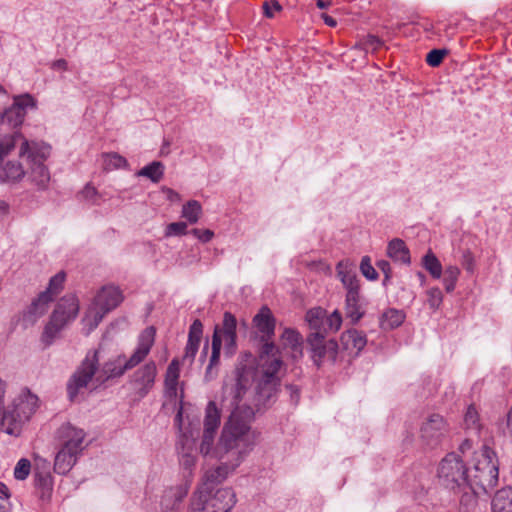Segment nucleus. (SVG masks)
I'll list each match as a JSON object with an SVG mask.
<instances>
[{"label":"nucleus","instance_id":"nucleus-63","mask_svg":"<svg viewBox=\"0 0 512 512\" xmlns=\"http://www.w3.org/2000/svg\"><path fill=\"white\" fill-rule=\"evenodd\" d=\"M52 68L56 69V70H58V69L67 70L68 63L65 59H57L52 63Z\"/></svg>","mask_w":512,"mask_h":512},{"label":"nucleus","instance_id":"nucleus-13","mask_svg":"<svg viewBox=\"0 0 512 512\" xmlns=\"http://www.w3.org/2000/svg\"><path fill=\"white\" fill-rule=\"evenodd\" d=\"M221 423V409L216 402L209 401L205 409L204 430L200 444V452L208 455L213 447L215 435Z\"/></svg>","mask_w":512,"mask_h":512},{"label":"nucleus","instance_id":"nucleus-53","mask_svg":"<svg viewBox=\"0 0 512 512\" xmlns=\"http://www.w3.org/2000/svg\"><path fill=\"white\" fill-rule=\"evenodd\" d=\"M45 474L51 475L50 471V462L45 458L40 456L35 457V468H34V476H44Z\"/></svg>","mask_w":512,"mask_h":512},{"label":"nucleus","instance_id":"nucleus-60","mask_svg":"<svg viewBox=\"0 0 512 512\" xmlns=\"http://www.w3.org/2000/svg\"><path fill=\"white\" fill-rule=\"evenodd\" d=\"M285 388L289 393L291 403L296 406L299 403L301 397L300 387L295 384H286Z\"/></svg>","mask_w":512,"mask_h":512},{"label":"nucleus","instance_id":"nucleus-35","mask_svg":"<svg viewBox=\"0 0 512 512\" xmlns=\"http://www.w3.org/2000/svg\"><path fill=\"white\" fill-rule=\"evenodd\" d=\"M455 493L461 494L459 502L464 512H470L477 506V496L481 493H487V491L476 490V488L472 486L471 488L467 487V489L456 490Z\"/></svg>","mask_w":512,"mask_h":512},{"label":"nucleus","instance_id":"nucleus-26","mask_svg":"<svg viewBox=\"0 0 512 512\" xmlns=\"http://www.w3.org/2000/svg\"><path fill=\"white\" fill-rule=\"evenodd\" d=\"M340 342L344 350H355V355L357 356L359 352L366 346L367 337L363 332L352 328L341 334Z\"/></svg>","mask_w":512,"mask_h":512},{"label":"nucleus","instance_id":"nucleus-31","mask_svg":"<svg viewBox=\"0 0 512 512\" xmlns=\"http://www.w3.org/2000/svg\"><path fill=\"white\" fill-rule=\"evenodd\" d=\"M24 175L23 166L18 161H7L3 166H0L1 182H18Z\"/></svg>","mask_w":512,"mask_h":512},{"label":"nucleus","instance_id":"nucleus-40","mask_svg":"<svg viewBox=\"0 0 512 512\" xmlns=\"http://www.w3.org/2000/svg\"><path fill=\"white\" fill-rule=\"evenodd\" d=\"M104 167L106 170L119 169L128 166V161L125 157L121 156L117 152L105 153Z\"/></svg>","mask_w":512,"mask_h":512},{"label":"nucleus","instance_id":"nucleus-5","mask_svg":"<svg viewBox=\"0 0 512 512\" xmlns=\"http://www.w3.org/2000/svg\"><path fill=\"white\" fill-rule=\"evenodd\" d=\"M283 365L280 357L266 361L261 365L260 376L255 387V407L257 411L267 409L274 404L281 391V378L278 373Z\"/></svg>","mask_w":512,"mask_h":512},{"label":"nucleus","instance_id":"nucleus-34","mask_svg":"<svg viewBox=\"0 0 512 512\" xmlns=\"http://www.w3.org/2000/svg\"><path fill=\"white\" fill-rule=\"evenodd\" d=\"M340 267L341 264H338L337 274L346 289V295L361 293V284L357 275L348 270H341Z\"/></svg>","mask_w":512,"mask_h":512},{"label":"nucleus","instance_id":"nucleus-7","mask_svg":"<svg viewBox=\"0 0 512 512\" xmlns=\"http://www.w3.org/2000/svg\"><path fill=\"white\" fill-rule=\"evenodd\" d=\"M6 392V382L0 379V425L7 434H13L16 426L28 421L37 409L38 397L30 392L25 399L14 401L12 408H4L3 399Z\"/></svg>","mask_w":512,"mask_h":512},{"label":"nucleus","instance_id":"nucleus-15","mask_svg":"<svg viewBox=\"0 0 512 512\" xmlns=\"http://www.w3.org/2000/svg\"><path fill=\"white\" fill-rule=\"evenodd\" d=\"M157 367L154 361H149L138 368L131 376L130 383L135 387L136 394L144 398L154 387Z\"/></svg>","mask_w":512,"mask_h":512},{"label":"nucleus","instance_id":"nucleus-32","mask_svg":"<svg viewBox=\"0 0 512 512\" xmlns=\"http://www.w3.org/2000/svg\"><path fill=\"white\" fill-rule=\"evenodd\" d=\"M53 477L45 474L44 476H34V486L39 499L47 503L51 500L53 493Z\"/></svg>","mask_w":512,"mask_h":512},{"label":"nucleus","instance_id":"nucleus-9","mask_svg":"<svg viewBox=\"0 0 512 512\" xmlns=\"http://www.w3.org/2000/svg\"><path fill=\"white\" fill-rule=\"evenodd\" d=\"M439 484L453 492L471 488V478L462 457L455 452L448 453L439 463L437 469Z\"/></svg>","mask_w":512,"mask_h":512},{"label":"nucleus","instance_id":"nucleus-47","mask_svg":"<svg viewBox=\"0 0 512 512\" xmlns=\"http://www.w3.org/2000/svg\"><path fill=\"white\" fill-rule=\"evenodd\" d=\"M31 472V462L27 458H21L15 468L14 477L17 480H25Z\"/></svg>","mask_w":512,"mask_h":512},{"label":"nucleus","instance_id":"nucleus-27","mask_svg":"<svg viewBox=\"0 0 512 512\" xmlns=\"http://www.w3.org/2000/svg\"><path fill=\"white\" fill-rule=\"evenodd\" d=\"M180 377V363L174 358L167 367L164 386L165 393L169 398L177 397V386Z\"/></svg>","mask_w":512,"mask_h":512},{"label":"nucleus","instance_id":"nucleus-29","mask_svg":"<svg viewBox=\"0 0 512 512\" xmlns=\"http://www.w3.org/2000/svg\"><path fill=\"white\" fill-rule=\"evenodd\" d=\"M387 255L393 261H399L406 265L411 263L410 251L405 242L400 238H394L388 243Z\"/></svg>","mask_w":512,"mask_h":512},{"label":"nucleus","instance_id":"nucleus-6","mask_svg":"<svg viewBox=\"0 0 512 512\" xmlns=\"http://www.w3.org/2000/svg\"><path fill=\"white\" fill-rule=\"evenodd\" d=\"M471 487L476 490L493 489L499 479V461L496 452L484 444L477 456L475 457V464L473 473L470 475Z\"/></svg>","mask_w":512,"mask_h":512},{"label":"nucleus","instance_id":"nucleus-36","mask_svg":"<svg viewBox=\"0 0 512 512\" xmlns=\"http://www.w3.org/2000/svg\"><path fill=\"white\" fill-rule=\"evenodd\" d=\"M164 164L160 161H153L148 165L141 168L138 172V176L146 177L153 183H159L164 176Z\"/></svg>","mask_w":512,"mask_h":512},{"label":"nucleus","instance_id":"nucleus-4","mask_svg":"<svg viewBox=\"0 0 512 512\" xmlns=\"http://www.w3.org/2000/svg\"><path fill=\"white\" fill-rule=\"evenodd\" d=\"M57 435L63 441V445L55 456L53 470L59 475H66L84 449L82 444L86 434L83 429L65 423L59 427Z\"/></svg>","mask_w":512,"mask_h":512},{"label":"nucleus","instance_id":"nucleus-52","mask_svg":"<svg viewBox=\"0 0 512 512\" xmlns=\"http://www.w3.org/2000/svg\"><path fill=\"white\" fill-rule=\"evenodd\" d=\"M430 308L437 309L443 301V294L438 287H432L427 291Z\"/></svg>","mask_w":512,"mask_h":512},{"label":"nucleus","instance_id":"nucleus-25","mask_svg":"<svg viewBox=\"0 0 512 512\" xmlns=\"http://www.w3.org/2000/svg\"><path fill=\"white\" fill-rule=\"evenodd\" d=\"M203 336V324L200 319H195L189 328L188 341L185 347L183 361L189 360L191 363L198 352L200 342Z\"/></svg>","mask_w":512,"mask_h":512},{"label":"nucleus","instance_id":"nucleus-62","mask_svg":"<svg viewBox=\"0 0 512 512\" xmlns=\"http://www.w3.org/2000/svg\"><path fill=\"white\" fill-rule=\"evenodd\" d=\"M181 464L185 469H191L195 465V458L189 453H185L182 456Z\"/></svg>","mask_w":512,"mask_h":512},{"label":"nucleus","instance_id":"nucleus-10","mask_svg":"<svg viewBox=\"0 0 512 512\" xmlns=\"http://www.w3.org/2000/svg\"><path fill=\"white\" fill-rule=\"evenodd\" d=\"M191 504L205 512H230L236 504V494L232 488H219L212 493L195 494Z\"/></svg>","mask_w":512,"mask_h":512},{"label":"nucleus","instance_id":"nucleus-37","mask_svg":"<svg viewBox=\"0 0 512 512\" xmlns=\"http://www.w3.org/2000/svg\"><path fill=\"white\" fill-rule=\"evenodd\" d=\"M422 266L434 279H439L443 273L441 262L431 250L423 256Z\"/></svg>","mask_w":512,"mask_h":512},{"label":"nucleus","instance_id":"nucleus-54","mask_svg":"<svg viewBox=\"0 0 512 512\" xmlns=\"http://www.w3.org/2000/svg\"><path fill=\"white\" fill-rule=\"evenodd\" d=\"M262 9L264 16L271 19L274 17L275 12L282 10V6L278 0H267L263 3Z\"/></svg>","mask_w":512,"mask_h":512},{"label":"nucleus","instance_id":"nucleus-3","mask_svg":"<svg viewBox=\"0 0 512 512\" xmlns=\"http://www.w3.org/2000/svg\"><path fill=\"white\" fill-rule=\"evenodd\" d=\"M237 326L238 320L230 311H225L221 324L214 326L211 342L212 351L205 371L206 381H211L218 375L222 346L225 357L231 358L236 354L238 349Z\"/></svg>","mask_w":512,"mask_h":512},{"label":"nucleus","instance_id":"nucleus-2","mask_svg":"<svg viewBox=\"0 0 512 512\" xmlns=\"http://www.w3.org/2000/svg\"><path fill=\"white\" fill-rule=\"evenodd\" d=\"M127 370L130 368H126L125 354H119L105 361L100 367L99 350H89L67 382L68 399L74 402L79 391L86 388L93 379L97 387H100L112 379L120 378Z\"/></svg>","mask_w":512,"mask_h":512},{"label":"nucleus","instance_id":"nucleus-49","mask_svg":"<svg viewBox=\"0 0 512 512\" xmlns=\"http://www.w3.org/2000/svg\"><path fill=\"white\" fill-rule=\"evenodd\" d=\"M281 339L283 341V345L285 347H288L289 345H292V343H297L298 341H302L303 336L301 335V333L298 330H296L294 328H285L281 335Z\"/></svg>","mask_w":512,"mask_h":512},{"label":"nucleus","instance_id":"nucleus-61","mask_svg":"<svg viewBox=\"0 0 512 512\" xmlns=\"http://www.w3.org/2000/svg\"><path fill=\"white\" fill-rule=\"evenodd\" d=\"M303 344L304 339L302 341H298L297 343H292L288 348L292 351V357L294 360H298L303 357Z\"/></svg>","mask_w":512,"mask_h":512},{"label":"nucleus","instance_id":"nucleus-59","mask_svg":"<svg viewBox=\"0 0 512 512\" xmlns=\"http://www.w3.org/2000/svg\"><path fill=\"white\" fill-rule=\"evenodd\" d=\"M189 233L193 234L202 243H208L214 237V232L210 229L193 228Z\"/></svg>","mask_w":512,"mask_h":512},{"label":"nucleus","instance_id":"nucleus-30","mask_svg":"<svg viewBox=\"0 0 512 512\" xmlns=\"http://www.w3.org/2000/svg\"><path fill=\"white\" fill-rule=\"evenodd\" d=\"M492 512H512V487L498 490L491 502Z\"/></svg>","mask_w":512,"mask_h":512},{"label":"nucleus","instance_id":"nucleus-12","mask_svg":"<svg viewBox=\"0 0 512 512\" xmlns=\"http://www.w3.org/2000/svg\"><path fill=\"white\" fill-rule=\"evenodd\" d=\"M35 109H37V100L30 93L15 95L12 105L0 112V125L7 124L12 129H19L28 110Z\"/></svg>","mask_w":512,"mask_h":512},{"label":"nucleus","instance_id":"nucleus-46","mask_svg":"<svg viewBox=\"0 0 512 512\" xmlns=\"http://www.w3.org/2000/svg\"><path fill=\"white\" fill-rule=\"evenodd\" d=\"M448 53L447 49H432L426 55V63L431 67H438Z\"/></svg>","mask_w":512,"mask_h":512},{"label":"nucleus","instance_id":"nucleus-64","mask_svg":"<svg viewBox=\"0 0 512 512\" xmlns=\"http://www.w3.org/2000/svg\"><path fill=\"white\" fill-rule=\"evenodd\" d=\"M321 18L323 19L324 23L329 26V27H336L337 26V21L336 19H334L332 16L328 15V14H325L323 13L321 15Z\"/></svg>","mask_w":512,"mask_h":512},{"label":"nucleus","instance_id":"nucleus-1","mask_svg":"<svg viewBox=\"0 0 512 512\" xmlns=\"http://www.w3.org/2000/svg\"><path fill=\"white\" fill-rule=\"evenodd\" d=\"M233 376L234 384L230 388L233 410L224 425L221 436V441L224 443L226 450L241 445L250 448L255 444L257 437L255 432H250V422L254 419L255 410L249 405H240L251 387L255 376V368L241 360L236 364ZM256 412L258 411L256 410Z\"/></svg>","mask_w":512,"mask_h":512},{"label":"nucleus","instance_id":"nucleus-45","mask_svg":"<svg viewBox=\"0 0 512 512\" xmlns=\"http://www.w3.org/2000/svg\"><path fill=\"white\" fill-rule=\"evenodd\" d=\"M360 271L362 275L369 281H375L378 279V272L372 266L369 256L362 257L360 262Z\"/></svg>","mask_w":512,"mask_h":512},{"label":"nucleus","instance_id":"nucleus-21","mask_svg":"<svg viewBox=\"0 0 512 512\" xmlns=\"http://www.w3.org/2000/svg\"><path fill=\"white\" fill-rule=\"evenodd\" d=\"M188 494V488L185 485H178L166 489L161 497V508L163 512H179L183 500Z\"/></svg>","mask_w":512,"mask_h":512},{"label":"nucleus","instance_id":"nucleus-38","mask_svg":"<svg viewBox=\"0 0 512 512\" xmlns=\"http://www.w3.org/2000/svg\"><path fill=\"white\" fill-rule=\"evenodd\" d=\"M202 214V206L197 200H189L182 208V217H184L190 224L198 222Z\"/></svg>","mask_w":512,"mask_h":512},{"label":"nucleus","instance_id":"nucleus-44","mask_svg":"<svg viewBox=\"0 0 512 512\" xmlns=\"http://www.w3.org/2000/svg\"><path fill=\"white\" fill-rule=\"evenodd\" d=\"M342 324V315L339 310H334L329 316L325 314L326 335L329 331L337 332Z\"/></svg>","mask_w":512,"mask_h":512},{"label":"nucleus","instance_id":"nucleus-16","mask_svg":"<svg viewBox=\"0 0 512 512\" xmlns=\"http://www.w3.org/2000/svg\"><path fill=\"white\" fill-rule=\"evenodd\" d=\"M155 336L156 329L154 326H148L141 332L138 338L137 348L130 358L126 359V368L132 369L144 361L154 345Z\"/></svg>","mask_w":512,"mask_h":512},{"label":"nucleus","instance_id":"nucleus-58","mask_svg":"<svg viewBox=\"0 0 512 512\" xmlns=\"http://www.w3.org/2000/svg\"><path fill=\"white\" fill-rule=\"evenodd\" d=\"M377 267L379 268V270L383 273L384 275V279H383V286H387L388 285V282L390 281V279L392 278V268H391V265L390 263L387 261V260H379L377 263H376Z\"/></svg>","mask_w":512,"mask_h":512},{"label":"nucleus","instance_id":"nucleus-22","mask_svg":"<svg viewBox=\"0 0 512 512\" xmlns=\"http://www.w3.org/2000/svg\"><path fill=\"white\" fill-rule=\"evenodd\" d=\"M366 300L361 293L345 295V317L351 325H356L366 313Z\"/></svg>","mask_w":512,"mask_h":512},{"label":"nucleus","instance_id":"nucleus-11","mask_svg":"<svg viewBox=\"0 0 512 512\" xmlns=\"http://www.w3.org/2000/svg\"><path fill=\"white\" fill-rule=\"evenodd\" d=\"M308 351L314 365L319 369L325 360L335 364L339 352V345L335 339H327L318 333H309L306 337Z\"/></svg>","mask_w":512,"mask_h":512},{"label":"nucleus","instance_id":"nucleus-24","mask_svg":"<svg viewBox=\"0 0 512 512\" xmlns=\"http://www.w3.org/2000/svg\"><path fill=\"white\" fill-rule=\"evenodd\" d=\"M183 399L184 395L182 393L179 400V407L174 418V426L178 430L182 439L188 441L189 437L193 438V432L192 430H183L184 413L186 414V419L190 426H192L194 421L196 422L195 424L198 425L199 419L197 415L191 419V413L194 411V406L189 402H184Z\"/></svg>","mask_w":512,"mask_h":512},{"label":"nucleus","instance_id":"nucleus-41","mask_svg":"<svg viewBox=\"0 0 512 512\" xmlns=\"http://www.w3.org/2000/svg\"><path fill=\"white\" fill-rule=\"evenodd\" d=\"M459 275L460 269L457 266H448L445 268L443 283L447 293L454 291Z\"/></svg>","mask_w":512,"mask_h":512},{"label":"nucleus","instance_id":"nucleus-51","mask_svg":"<svg viewBox=\"0 0 512 512\" xmlns=\"http://www.w3.org/2000/svg\"><path fill=\"white\" fill-rule=\"evenodd\" d=\"M106 314H108L107 311L98 307V309L93 312L92 316L87 314L83 321H88L87 325L89 330H93L101 323Z\"/></svg>","mask_w":512,"mask_h":512},{"label":"nucleus","instance_id":"nucleus-56","mask_svg":"<svg viewBox=\"0 0 512 512\" xmlns=\"http://www.w3.org/2000/svg\"><path fill=\"white\" fill-rule=\"evenodd\" d=\"M478 412L476 408L473 405H470L467 408V411L464 416V422L467 426V428H474L478 424Z\"/></svg>","mask_w":512,"mask_h":512},{"label":"nucleus","instance_id":"nucleus-28","mask_svg":"<svg viewBox=\"0 0 512 512\" xmlns=\"http://www.w3.org/2000/svg\"><path fill=\"white\" fill-rule=\"evenodd\" d=\"M326 310L321 307L309 309L305 314V321L308 324L310 333H318L322 336L326 335L325 327Z\"/></svg>","mask_w":512,"mask_h":512},{"label":"nucleus","instance_id":"nucleus-8","mask_svg":"<svg viewBox=\"0 0 512 512\" xmlns=\"http://www.w3.org/2000/svg\"><path fill=\"white\" fill-rule=\"evenodd\" d=\"M79 300L73 294H66L57 302L45 325L41 340L49 346L53 343L58 333L71 321L75 320L79 313Z\"/></svg>","mask_w":512,"mask_h":512},{"label":"nucleus","instance_id":"nucleus-50","mask_svg":"<svg viewBox=\"0 0 512 512\" xmlns=\"http://www.w3.org/2000/svg\"><path fill=\"white\" fill-rule=\"evenodd\" d=\"M187 224L186 222H173L167 225L165 230V236H182L187 234Z\"/></svg>","mask_w":512,"mask_h":512},{"label":"nucleus","instance_id":"nucleus-48","mask_svg":"<svg viewBox=\"0 0 512 512\" xmlns=\"http://www.w3.org/2000/svg\"><path fill=\"white\" fill-rule=\"evenodd\" d=\"M79 196L84 200L89 201L92 205L100 204L101 195L90 183L85 185V187L80 191Z\"/></svg>","mask_w":512,"mask_h":512},{"label":"nucleus","instance_id":"nucleus-39","mask_svg":"<svg viewBox=\"0 0 512 512\" xmlns=\"http://www.w3.org/2000/svg\"><path fill=\"white\" fill-rule=\"evenodd\" d=\"M65 279L66 273L64 271L58 272L50 278L48 286L43 292H48V296L54 299L63 290Z\"/></svg>","mask_w":512,"mask_h":512},{"label":"nucleus","instance_id":"nucleus-42","mask_svg":"<svg viewBox=\"0 0 512 512\" xmlns=\"http://www.w3.org/2000/svg\"><path fill=\"white\" fill-rule=\"evenodd\" d=\"M19 132L6 134L0 138V160L7 156L16 145V138L20 137Z\"/></svg>","mask_w":512,"mask_h":512},{"label":"nucleus","instance_id":"nucleus-17","mask_svg":"<svg viewBox=\"0 0 512 512\" xmlns=\"http://www.w3.org/2000/svg\"><path fill=\"white\" fill-rule=\"evenodd\" d=\"M228 474L229 466L227 464H221L214 469L207 470L195 494L214 492L226 480Z\"/></svg>","mask_w":512,"mask_h":512},{"label":"nucleus","instance_id":"nucleus-14","mask_svg":"<svg viewBox=\"0 0 512 512\" xmlns=\"http://www.w3.org/2000/svg\"><path fill=\"white\" fill-rule=\"evenodd\" d=\"M449 431L444 417L438 413L431 414L421 425L420 435L423 442L431 447H437Z\"/></svg>","mask_w":512,"mask_h":512},{"label":"nucleus","instance_id":"nucleus-43","mask_svg":"<svg viewBox=\"0 0 512 512\" xmlns=\"http://www.w3.org/2000/svg\"><path fill=\"white\" fill-rule=\"evenodd\" d=\"M259 340L261 343V347L259 350V356L261 359H263L264 357L276 356L280 353L279 348L275 345L272 339L259 337Z\"/></svg>","mask_w":512,"mask_h":512},{"label":"nucleus","instance_id":"nucleus-18","mask_svg":"<svg viewBox=\"0 0 512 512\" xmlns=\"http://www.w3.org/2000/svg\"><path fill=\"white\" fill-rule=\"evenodd\" d=\"M31 164V171L29 178L34 183L38 190H46L50 182V172L48 167L44 164V156L34 155L30 153L28 155Z\"/></svg>","mask_w":512,"mask_h":512},{"label":"nucleus","instance_id":"nucleus-19","mask_svg":"<svg viewBox=\"0 0 512 512\" xmlns=\"http://www.w3.org/2000/svg\"><path fill=\"white\" fill-rule=\"evenodd\" d=\"M253 326L260 333V337L273 339L276 328V318L271 309L264 305L252 319Z\"/></svg>","mask_w":512,"mask_h":512},{"label":"nucleus","instance_id":"nucleus-57","mask_svg":"<svg viewBox=\"0 0 512 512\" xmlns=\"http://www.w3.org/2000/svg\"><path fill=\"white\" fill-rule=\"evenodd\" d=\"M498 430L503 434L510 433L512 436V407L506 415V419H500L497 422Z\"/></svg>","mask_w":512,"mask_h":512},{"label":"nucleus","instance_id":"nucleus-20","mask_svg":"<svg viewBox=\"0 0 512 512\" xmlns=\"http://www.w3.org/2000/svg\"><path fill=\"white\" fill-rule=\"evenodd\" d=\"M53 301V297L48 296V292H40L23 312V322L26 325H34L46 313L49 303Z\"/></svg>","mask_w":512,"mask_h":512},{"label":"nucleus","instance_id":"nucleus-55","mask_svg":"<svg viewBox=\"0 0 512 512\" xmlns=\"http://www.w3.org/2000/svg\"><path fill=\"white\" fill-rule=\"evenodd\" d=\"M461 265L467 272H469V273L474 272L475 259H474L473 253L469 249L463 250Z\"/></svg>","mask_w":512,"mask_h":512},{"label":"nucleus","instance_id":"nucleus-23","mask_svg":"<svg viewBox=\"0 0 512 512\" xmlns=\"http://www.w3.org/2000/svg\"><path fill=\"white\" fill-rule=\"evenodd\" d=\"M124 300L122 291L115 286H104L95 297V305L108 313L116 309Z\"/></svg>","mask_w":512,"mask_h":512},{"label":"nucleus","instance_id":"nucleus-33","mask_svg":"<svg viewBox=\"0 0 512 512\" xmlns=\"http://www.w3.org/2000/svg\"><path fill=\"white\" fill-rule=\"evenodd\" d=\"M405 320V313L402 310L390 308L380 318V328L385 331L398 328Z\"/></svg>","mask_w":512,"mask_h":512}]
</instances>
